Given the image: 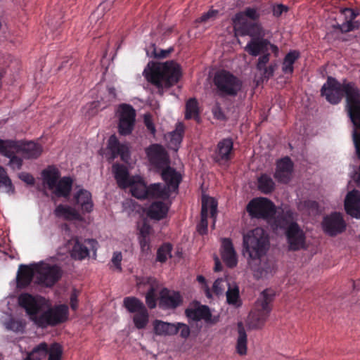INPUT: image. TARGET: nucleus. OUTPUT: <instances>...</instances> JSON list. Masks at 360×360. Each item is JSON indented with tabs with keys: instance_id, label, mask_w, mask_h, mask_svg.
Listing matches in <instances>:
<instances>
[{
	"instance_id": "4",
	"label": "nucleus",
	"mask_w": 360,
	"mask_h": 360,
	"mask_svg": "<svg viewBox=\"0 0 360 360\" xmlns=\"http://www.w3.org/2000/svg\"><path fill=\"white\" fill-rule=\"evenodd\" d=\"M269 238L266 231L257 227L249 231L243 237V254L247 258L250 266L259 262L269 250Z\"/></svg>"
},
{
	"instance_id": "22",
	"label": "nucleus",
	"mask_w": 360,
	"mask_h": 360,
	"mask_svg": "<svg viewBox=\"0 0 360 360\" xmlns=\"http://www.w3.org/2000/svg\"><path fill=\"white\" fill-rule=\"evenodd\" d=\"M233 143L231 139L226 138L221 140L217 147L214 160L219 164L226 163L232 158Z\"/></svg>"
},
{
	"instance_id": "40",
	"label": "nucleus",
	"mask_w": 360,
	"mask_h": 360,
	"mask_svg": "<svg viewBox=\"0 0 360 360\" xmlns=\"http://www.w3.org/2000/svg\"><path fill=\"white\" fill-rule=\"evenodd\" d=\"M300 58V53L297 50L290 51L284 57L282 62V72L285 75H292L294 64Z\"/></svg>"
},
{
	"instance_id": "10",
	"label": "nucleus",
	"mask_w": 360,
	"mask_h": 360,
	"mask_svg": "<svg viewBox=\"0 0 360 360\" xmlns=\"http://www.w3.org/2000/svg\"><path fill=\"white\" fill-rule=\"evenodd\" d=\"M321 225L323 232L330 237L344 233L347 228V223L342 214L338 212H333L325 216Z\"/></svg>"
},
{
	"instance_id": "48",
	"label": "nucleus",
	"mask_w": 360,
	"mask_h": 360,
	"mask_svg": "<svg viewBox=\"0 0 360 360\" xmlns=\"http://www.w3.org/2000/svg\"><path fill=\"white\" fill-rule=\"evenodd\" d=\"M149 314L147 309L137 312L133 317V321L136 328L143 329L148 323Z\"/></svg>"
},
{
	"instance_id": "11",
	"label": "nucleus",
	"mask_w": 360,
	"mask_h": 360,
	"mask_svg": "<svg viewBox=\"0 0 360 360\" xmlns=\"http://www.w3.org/2000/svg\"><path fill=\"white\" fill-rule=\"evenodd\" d=\"M265 37H257L251 39L245 47V51L251 56H259L260 54L269 52V50L277 56L278 53V48L276 45L273 44Z\"/></svg>"
},
{
	"instance_id": "58",
	"label": "nucleus",
	"mask_w": 360,
	"mask_h": 360,
	"mask_svg": "<svg viewBox=\"0 0 360 360\" xmlns=\"http://www.w3.org/2000/svg\"><path fill=\"white\" fill-rule=\"evenodd\" d=\"M176 328H178V332L180 331V336L182 338L186 339L189 337L191 330L186 324L178 322L176 323Z\"/></svg>"
},
{
	"instance_id": "24",
	"label": "nucleus",
	"mask_w": 360,
	"mask_h": 360,
	"mask_svg": "<svg viewBox=\"0 0 360 360\" xmlns=\"http://www.w3.org/2000/svg\"><path fill=\"white\" fill-rule=\"evenodd\" d=\"M345 210L352 217L360 219V191L354 189L347 194Z\"/></svg>"
},
{
	"instance_id": "45",
	"label": "nucleus",
	"mask_w": 360,
	"mask_h": 360,
	"mask_svg": "<svg viewBox=\"0 0 360 360\" xmlns=\"http://www.w3.org/2000/svg\"><path fill=\"white\" fill-rule=\"evenodd\" d=\"M0 188L8 193H14L15 187L11 178L7 174L6 169L0 165Z\"/></svg>"
},
{
	"instance_id": "1",
	"label": "nucleus",
	"mask_w": 360,
	"mask_h": 360,
	"mask_svg": "<svg viewBox=\"0 0 360 360\" xmlns=\"http://www.w3.org/2000/svg\"><path fill=\"white\" fill-rule=\"evenodd\" d=\"M321 95L332 105L345 98V110L354 127L360 131V88L356 82L344 79L339 82L328 76L321 89Z\"/></svg>"
},
{
	"instance_id": "34",
	"label": "nucleus",
	"mask_w": 360,
	"mask_h": 360,
	"mask_svg": "<svg viewBox=\"0 0 360 360\" xmlns=\"http://www.w3.org/2000/svg\"><path fill=\"white\" fill-rule=\"evenodd\" d=\"M35 268L33 269L30 266L21 264L17 274V285L19 288H26L32 282L34 276Z\"/></svg>"
},
{
	"instance_id": "42",
	"label": "nucleus",
	"mask_w": 360,
	"mask_h": 360,
	"mask_svg": "<svg viewBox=\"0 0 360 360\" xmlns=\"http://www.w3.org/2000/svg\"><path fill=\"white\" fill-rule=\"evenodd\" d=\"M257 186L262 193L269 194L274 191L276 185L269 175L262 174L257 179Z\"/></svg>"
},
{
	"instance_id": "13",
	"label": "nucleus",
	"mask_w": 360,
	"mask_h": 360,
	"mask_svg": "<svg viewBox=\"0 0 360 360\" xmlns=\"http://www.w3.org/2000/svg\"><path fill=\"white\" fill-rule=\"evenodd\" d=\"M17 143L13 139H0V154L9 158L8 165L13 170H20L22 166V159L17 153Z\"/></svg>"
},
{
	"instance_id": "54",
	"label": "nucleus",
	"mask_w": 360,
	"mask_h": 360,
	"mask_svg": "<svg viewBox=\"0 0 360 360\" xmlns=\"http://www.w3.org/2000/svg\"><path fill=\"white\" fill-rule=\"evenodd\" d=\"M270 57L271 53L269 52L259 55L256 63V68L258 71L262 72V69H264L270 60Z\"/></svg>"
},
{
	"instance_id": "27",
	"label": "nucleus",
	"mask_w": 360,
	"mask_h": 360,
	"mask_svg": "<svg viewBox=\"0 0 360 360\" xmlns=\"http://www.w3.org/2000/svg\"><path fill=\"white\" fill-rule=\"evenodd\" d=\"M250 267L255 272V276L257 278L272 276L277 270L275 261L271 259H267L263 263H261L260 260L259 262H255V265Z\"/></svg>"
},
{
	"instance_id": "32",
	"label": "nucleus",
	"mask_w": 360,
	"mask_h": 360,
	"mask_svg": "<svg viewBox=\"0 0 360 360\" xmlns=\"http://www.w3.org/2000/svg\"><path fill=\"white\" fill-rule=\"evenodd\" d=\"M186 316L195 321L204 320L206 323L211 322L212 314L206 305H200L196 308H188L185 311Z\"/></svg>"
},
{
	"instance_id": "28",
	"label": "nucleus",
	"mask_w": 360,
	"mask_h": 360,
	"mask_svg": "<svg viewBox=\"0 0 360 360\" xmlns=\"http://www.w3.org/2000/svg\"><path fill=\"white\" fill-rule=\"evenodd\" d=\"M292 224L296 222V214L290 209L283 210L274 217V224L276 228L286 231Z\"/></svg>"
},
{
	"instance_id": "7",
	"label": "nucleus",
	"mask_w": 360,
	"mask_h": 360,
	"mask_svg": "<svg viewBox=\"0 0 360 360\" xmlns=\"http://www.w3.org/2000/svg\"><path fill=\"white\" fill-rule=\"evenodd\" d=\"M246 210L251 218L269 219L276 215V206L266 198H256L251 200L246 206Z\"/></svg>"
},
{
	"instance_id": "25",
	"label": "nucleus",
	"mask_w": 360,
	"mask_h": 360,
	"mask_svg": "<svg viewBox=\"0 0 360 360\" xmlns=\"http://www.w3.org/2000/svg\"><path fill=\"white\" fill-rule=\"evenodd\" d=\"M108 148L111 152L110 159L113 160L118 156H120L122 160L127 162L129 157V152L128 147L120 143L118 139L115 135L110 136L108 143Z\"/></svg>"
},
{
	"instance_id": "57",
	"label": "nucleus",
	"mask_w": 360,
	"mask_h": 360,
	"mask_svg": "<svg viewBox=\"0 0 360 360\" xmlns=\"http://www.w3.org/2000/svg\"><path fill=\"white\" fill-rule=\"evenodd\" d=\"M276 68H277V63L276 62H273L271 64H269L268 66H266L264 68V69H262V70L261 72L263 77L268 79L270 77H273Z\"/></svg>"
},
{
	"instance_id": "35",
	"label": "nucleus",
	"mask_w": 360,
	"mask_h": 360,
	"mask_svg": "<svg viewBox=\"0 0 360 360\" xmlns=\"http://www.w3.org/2000/svg\"><path fill=\"white\" fill-rule=\"evenodd\" d=\"M154 333L157 335L170 336L178 333L176 323H169L161 320H155L153 323Z\"/></svg>"
},
{
	"instance_id": "26",
	"label": "nucleus",
	"mask_w": 360,
	"mask_h": 360,
	"mask_svg": "<svg viewBox=\"0 0 360 360\" xmlns=\"http://www.w3.org/2000/svg\"><path fill=\"white\" fill-rule=\"evenodd\" d=\"M221 258L229 268H233L238 264L237 255L230 238H225L222 239Z\"/></svg>"
},
{
	"instance_id": "19",
	"label": "nucleus",
	"mask_w": 360,
	"mask_h": 360,
	"mask_svg": "<svg viewBox=\"0 0 360 360\" xmlns=\"http://www.w3.org/2000/svg\"><path fill=\"white\" fill-rule=\"evenodd\" d=\"M294 164L291 159L286 156L279 159L276 162V168L274 173V178L282 184H288L292 176Z\"/></svg>"
},
{
	"instance_id": "3",
	"label": "nucleus",
	"mask_w": 360,
	"mask_h": 360,
	"mask_svg": "<svg viewBox=\"0 0 360 360\" xmlns=\"http://www.w3.org/2000/svg\"><path fill=\"white\" fill-rule=\"evenodd\" d=\"M148 82L158 89V93L163 94L164 88H169L176 84L181 76V68L173 60L165 63H153L144 70Z\"/></svg>"
},
{
	"instance_id": "39",
	"label": "nucleus",
	"mask_w": 360,
	"mask_h": 360,
	"mask_svg": "<svg viewBox=\"0 0 360 360\" xmlns=\"http://www.w3.org/2000/svg\"><path fill=\"white\" fill-rule=\"evenodd\" d=\"M44 183L46 184L49 190H53L56 186L57 181L59 180L60 173L54 166H49L47 169H44L41 172Z\"/></svg>"
},
{
	"instance_id": "55",
	"label": "nucleus",
	"mask_w": 360,
	"mask_h": 360,
	"mask_svg": "<svg viewBox=\"0 0 360 360\" xmlns=\"http://www.w3.org/2000/svg\"><path fill=\"white\" fill-rule=\"evenodd\" d=\"M143 123L146 127L148 131L150 133V134L155 136L156 133V129L153 123L152 116L150 113H146L144 115Z\"/></svg>"
},
{
	"instance_id": "36",
	"label": "nucleus",
	"mask_w": 360,
	"mask_h": 360,
	"mask_svg": "<svg viewBox=\"0 0 360 360\" xmlns=\"http://www.w3.org/2000/svg\"><path fill=\"white\" fill-rule=\"evenodd\" d=\"M72 179L69 176L61 178L57 181L56 187L52 190L53 193L58 198H69L72 188Z\"/></svg>"
},
{
	"instance_id": "15",
	"label": "nucleus",
	"mask_w": 360,
	"mask_h": 360,
	"mask_svg": "<svg viewBox=\"0 0 360 360\" xmlns=\"http://www.w3.org/2000/svg\"><path fill=\"white\" fill-rule=\"evenodd\" d=\"M285 235L290 250L297 251L306 248V236L298 224H291L285 231Z\"/></svg>"
},
{
	"instance_id": "64",
	"label": "nucleus",
	"mask_w": 360,
	"mask_h": 360,
	"mask_svg": "<svg viewBox=\"0 0 360 360\" xmlns=\"http://www.w3.org/2000/svg\"><path fill=\"white\" fill-rule=\"evenodd\" d=\"M19 179H20L22 181L25 182L29 185H34L35 183L34 178L32 174L27 172H21L18 174Z\"/></svg>"
},
{
	"instance_id": "60",
	"label": "nucleus",
	"mask_w": 360,
	"mask_h": 360,
	"mask_svg": "<svg viewBox=\"0 0 360 360\" xmlns=\"http://www.w3.org/2000/svg\"><path fill=\"white\" fill-rule=\"evenodd\" d=\"M79 292L76 290L73 289V290L71 292L70 297V307L73 311H76L78 308V296H79Z\"/></svg>"
},
{
	"instance_id": "12",
	"label": "nucleus",
	"mask_w": 360,
	"mask_h": 360,
	"mask_svg": "<svg viewBox=\"0 0 360 360\" xmlns=\"http://www.w3.org/2000/svg\"><path fill=\"white\" fill-rule=\"evenodd\" d=\"M120 113L119 117L118 132L122 136L129 135L134 127L136 120V111L129 104L120 105Z\"/></svg>"
},
{
	"instance_id": "50",
	"label": "nucleus",
	"mask_w": 360,
	"mask_h": 360,
	"mask_svg": "<svg viewBox=\"0 0 360 360\" xmlns=\"http://www.w3.org/2000/svg\"><path fill=\"white\" fill-rule=\"evenodd\" d=\"M172 245L170 243L162 244L157 251L156 259L158 262L164 263L167 261V257H172Z\"/></svg>"
},
{
	"instance_id": "43",
	"label": "nucleus",
	"mask_w": 360,
	"mask_h": 360,
	"mask_svg": "<svg viewBox=\"0 0 360 360\" xmlns=\"http://www.w3.org/2000/svg\"><path fill=\"white\" fill-rule=\"evenodd\" d=\"M200 111L198 101L195 98H189L186 103L185 118L186 120L194 119L200 122Z\"/></svg>"
},
{
	"instance_id": "49",
	"label": "nucleus",
	"mask_w": 360,
	"mask_h": 360,
	"mask_svg": "<svg viewBox=\"0 0 360 360\" xmlns=\"http://www.w3.org/2000/svg\"><path fill=\"white\" fill-rule=\"evenodd\" d=\"M184 134V124L178 123L176 126V129L169 134L170 143L174 145L175 147H178L183 140Z\"/></svg>"
},
{
	"instance_id": "63",
	"label": "nucleus",
	"mask_w": 360,
	"mask_h": 360,
	"mask_svg": "<svg viewBox=\"0 0 360 360\" xmlns=\"http://www.w3.org/2000/svg\"><path fill=\"white\" fill-rule=\"evenodd\" d=\"M356 128L354 127L353 131V141L355 146L356 153L358 158L360 160V133L356 131Z\"/></svg>"
},
{
	"instance_id": "37",
	"label": "nucleus",
	"mask_w": 360,
	"mask_h": 360,
	"mask_svg": "<svg viewBox=\"0 0 360 360\" xmlns=\"http://www.w3.org/2000/svg\"><path fill=\"white\" fill-rule=\"evenodd\" d=\"M54 214L56 217L63 218L65 220H82V216L78 211L75 208L62 204L56 207Z\"/></svg>"
},
{
	"instance_id": "2",
	"label": "nucleus",
	"mask_w": 360,
	"mask_h": 360,
	"mask_svg": "<svg viewBox=\"0 0 360 360\" xmlns=\"http://www.w3.org/2000/svg\"><path fill=\"white\" fill-rule=\"evenodd\" d=\"M18 303L25 309L30 320L41 328L56 326L66 321L68 318V305H56L41 311V304L33 295L29 293L21 294L18 297Z\"/></svg>"
},
{
	"instance_id": "44",
	"label": "nucleus",
	"mask_w": 360,
	"mask_h": 360,
	"mask_svg": "<svg viewBox=\"0 0 360 360\" xmlns=\"http://www.w3.org/2000/svg\"><path fill=\"white\" fill-rule=\"evenodd\" d=\"M124 306L130 313H137L146 309L143 303L135 297H127L124 299Z\"/></svg>"
},
{
	"instance_id": "8",
	"label": "nucleus",
	"mask_w": 360,
	"mask_h": 360,
	"mask_svg": "<svg viewBox=\"0 0 360 360\" xmlns=\"http://www.w3.org/2000/svg\"><path fill=\"white\" fill-rule=\"evenodd\" d=\"M35 271L37 274L38 283L46 287L53 286L63 274V271L59 266L44 262L35 264Z\"/></svg>"
},
{
	"instance_id": "62",
	"label": "nucleus",
	"mask_w": 360,
	"mask_h": 360,
	"mask_svg": "<svg viewBox=\"0 0 360 360\" xmlns=\"http://www.w3.org/2000/svg\"><path fill=\"white\" fill-rule=\"evenodd\" d=\"M122 260V255L120 252H115L111 259L112 263L119 271H122L121 262Z\"/></svg>"
},
{
	"instance_id": "56",
	"label": "nucleus",
	"mask_w": 360,
	"mask_h": 360,
	"mask_svg": "<svg viewBox=\"0 0 360 360\" xmlns=\"http://www.w3.org/2000/svg\"><path fill=\"white\" fill-rule=\"evenodd\" d=\"M212 112L213 114L214 118L224 121L226 120V117L219 103H217L212 109Z\"/></svg>"
},
{
	"instance_id": "33",
	"label": "nucleus",
	"mask_w": 360,
	"mask_h": 360,
	"mask_svg": "<svg viewBox=\"0 0 360 360\" xmlns=\"http://www.w3.org/2000/svg\"><path fill=\"white\" fill-rule=\"evenodd\" d=\"M112 172L119 187L126 188L131 185L127 168L121 164L115 163L112 165Z\"/></svg>"
},
{
	"instance_id": "18",
	"label": "nucleus",
	"mask_w": 360,
	"mask_h": 360,
	"mask_svg": "<svg viewBox=\"0 0 360 360\" xmlns=\"http://www.w3.org/2000/svg\"><path fill=\"white\" fill-rule=\"evenodd\" d=\"M62 353V347L58 343H53L49 347L46 342H41L33 349L31 354H37V359H41L49 354V360H60Z\"/></svg>"
},
{
	"instance_id": "30",
	"label": "nucleus",
	"mask_w": 360,
	"mask_h": 360,
	"mask_svg": "<svg viewBox=\"0 0 360 360\" xmlns=\"http://www.w3.org/2000/svg\"><path fill=\"white\" fill-rule=\"evenodd\" d=\"M161 176L162 180L166 183V186L174 190H177L181 181V176L175 169L171 167L169 165L161 169Z\"/></svg>"
},
{
	"instance_id": "51",
	"label": "nucleus",
	"mask_w": 360,
	"mask_h": 360,
	"mask_svg": "<svg viewBox=\"0 0 360 360\" xmlns=\"http://www.w3.org/2000/svg\"><path fill=\"white\" fill-rule=\"evenodd\" d=\"M239 15L251 21H259L260 17V14L258 13L257 10L251 7H248L243 12L237 13L234 20H239Z\"/></svg>"
},
{
	"instance_id": "29",
	"label": "nucleus",
	"mask_w": 360,
	"mask_h": 360,
	"mask_svg": "<svg viewBox=\"0 0 360 360\" xmlns=\"http://www.w3.org/2000/svg\"><path fill=\"white\" fill-rule=\"evenodd\" d=\"M169 209V204L162 201H155L148 207L146 214L151 219L160 221L167 217Z\"/></svg>"
},
{
	"instance_id": "20",
	"label": "nucleus",
	"mask_w": 360,
	"mask_h": 360,
	"mask_svg": "<svg viewBox=\"0 0 360 360\" xmlns=\"http://www.w3.org/2000/svg\"><path fill=\"white\" fill-rule=\"evenodd\" d=\"M97 244V241L94 239H86L84 241H80L76 238L71 255L76 259H84L89 255V248H91L93 250H96Z\"/></svg>"
},
{
	"instance_id": "41",
	"label": "nucleus",
	"mask_w": 360,
	"mask_h": 360,
	"mask_svg": "<svg viewBox=\"0 0 360 360\" xmlns=\"http://www.w3.org/2000/svg\"><path fill=\"white\" fill-rule=\"evenodd\" d=\"M237 328L238 335L236 347V352L240 355H245L247 353V334L242 322L238 323Z\"/></svg>"
},
{
	"instance_id": "17",
	"label": "nucleus",
	"mask_w": 360,
	"mask_h": 360,
	"mask_svg": "<svg viewBox=\"0 0 360 360\" xmlns=\"http://www.w3.org/2000/svg\"><path fill=\"white\" fill-rule=\"evenodd\" d=\"M209 210L210 211L211 217L214 218L217 211V203L213 198H203L200 212L201 219L197 225V231L200 235H205L207 233V217Z\"/></svg>"
},
{
	"instance_id": "52",
	"label": "nucleus",
	"mask_w": 360,
	"mask_h": 360,
	"mask_svg": "<svg viewBox=\"0 0 360 360\" xmlns=\"http://www.w3.org/2000/svg\"><path fill=\"white\" fill-rule=\"evenodd\" d=\"M226 300L229 304L240 306L239 289L238 286L231 288L229 286L226 292Z\"/></svg>"
},
{
	"instance_id": "23",
	"label": "nucleus",
	"mask_w": 360,
	"mask_h": 360,
	"mask_svg": "<svg viewBox=\"0 0 360 360\" xmlns=\"http://www.w3.org/2000/svg\"><path fill=\"white\" fill-rule=\"evenodd\" d=\"M17 143V152L21 153L26 159H37L42 153V147L40 144L34 141H23L15 140Z\"/></svg>"
},
{
	"instance_id": "9",
	"label": "nucleus",
	"mask_w": 360,
	"mask_h": 360,
	"mask_svg": "<svg viewBox=\"0 0 360 360\" xmlns=\"http://www.w3.org/2000/svg\"><path fill=\"white\" fill-rule=\"evenodd\" d=\"M239 20H234V32L236 36H249L251 39L257 37H266V30L259 21H251L240 15Z\"/></svg>"
},
{
	"instance_id": "47",
	"label": "nucleus",
	"mask_w": 360,
	"mask_h": 360,
	"mask_svg": "<svg viewBox=\"0 0 360 360\" xmlns=\"http://www.w3.org/2000/svg\"><path fill=\"white\" fill-rule=\"evenodd\" d=\"M4 325L8 330H11L15 333H23L26 323L22 319L10 318L8 320L4 322Z\"/></svg>"
},
{
	"instance_id": "61",
	"label": "nucleus",
	"mask_w": 360,
	"mask_h": 360,
	"mask_svg": "<svg viewBox=\"0 0 360 360\" xmlns=\"http://www.w3.org/2000/svg\"><path fill=\"white\" fill-rule=\"evenodd\" d=\"M174 51L172 47H169L167 49H160L157 50L154 49L153 53L154 57L156 58H165Z\"/></svg>"
},
{
	"instance_id": "14",
	"label": "nucleus",
	"mask_w": 360,
	"mask_h": 360,
	"mask_svg": "<svg viewBox=\"0 0 360 360\" xmlns=\"http://www.w3.org/2000/svg\"><path fill=\"white\" fill-rule=\"evenodd\" d=\"M183 303V297L179 291L163 288L159 292L158 306L163 310L175 309Z\"/></svg>"
},
{
	"instance_id": "5",
	"label": "nucleus",
	"mask_w": 360,
	"mask_h": 360,
	"mask_svg": "<svg viewBox=\"0 0 360 360\" xmlns=\"http://www.w3.org/2000/svg\"><path fill=\"white\" fill-rule=\"evenodd\" d=\"M213 82L219 96H236L241 91L242 81L230 72L221 70L214 76Z\"/></svg>"
},
{
	"instance_id": "21",
	"label": "nucleus",
	"mask_w": 360,
	"mask_h": 360,
	"mask_svg": "<svg viewBox=\"0 0 360 360\" xmlns=\"http://www.w3.org/2000/svg\"><path fill=\"white\" fill-rule=\"evenodd\" d=\"M341 14L345 16V21L342 24H337L335 29L342 33L349 32L356 30L359 27V22L354 21V19L359 15V13L350 8H344L340 10Z\"/></svg>"
},
{
	"instance_id": "46",
	"label": "nucleus",
	"mask_w": 360,
	"mask_h": 360,
	"mask_svg": "<svg viewBox=\"0 0 360 360\" xmlns=\"http://www.w3.org/2000/svg\"><path fill=\"white\" fill-rule=\"evenodd\" d=\"M131 187L132 195L138 199H148V186L143 181L130 186Z\"/></svg>"
},
{
	"instance_id": "59",
	"label": "nucleus",
	"mask_w": 360,
	"mask_h": 360,
	"mask_svg": "<svg viewBox=\"0 0 360 360\" xmlns=\"http://www.w3.org/2000/svg\"><path fill=\"white\" fill-rule=\"evenodd\" d=\"M225 281L223 278L217 279L212 286V290L214 293L217 295H221L224 292V285L223 283Z\"/></svg>"
},
{
	"instance_id": "6",
	"label": "nucleus",
	"mask_w": 360,
	"mask_h": 360,
	"mask_svg": "<svg viewBox=\"0 0 360 360\" xmlns=\"http://www.w3.org/2000/svg\"><path fill=\"white\" fill-rule=\"evenodd\" d=\"M276 292L272 289H266L261 293L256 302V309L250 315V324L253 328H261L266 321L271 311V304Z\"/></svg>"
},
{
	"instance_id": "53",
	"label": "nucleus",
	"mask_w": 360,
	"mask_h": 360,
	"mask_svg": "<svg viewBox=\"0 0 360 360\" xmlns=\"http://www.w3.org/2000/svg\"><path fill=\"white\" fill-rule=\"evenodd\" d=\"M157 300L158 298L156 297L155 289L151 286L146 295V303L148 307L150 309H155L157 306Z\"/></svg>"
},
{
	"instance_id": "16",
	"label": "nucleus",
	"mask_w": 360,
	"mask_h": 360,
	"mask_svg": "<svg viewBox=\"0 0 360 360\" xmlns=\"http://www.w3.org/2000/svg\"><path fill=\"white\" fill-rule=\"evenodd\" d=\"M146 154L151 165L161 169L169 164L168 154L160 144H153L146 149Z\"/></svg>"
},
{
	"instance_id": "38",
	"label": "nucleus",
	"mask_w": 360,
	"mask_h": 360,
	"mask_svg": "<svg viewBox=\"0 0 360 360\" xmlns=\"http://www.w3.org/2000/svg\"><path fill=\"white\" fill-rule=\"evenodd\" d=\"M148 198L168 200L170 196L169 189L161 183L152 184L148 186Z\"/></svg>"
},
{
	"instance_id": "31",
	"label": "nucleus",
	"mask_w": 360,
	"mask_h": 360,
	"mask_svg": "<svg viewBox=\"0 0 360 360\" xmlns=\"http://www.w3.org/2000/svg\"><path fill=\"white\" fill-rule=\"evenodd\" d=\"M75 205L79 206L83 213H90L94 207L91 193L85 189L78 191L75 196Z\"/></svg>"
}]
</instances>
